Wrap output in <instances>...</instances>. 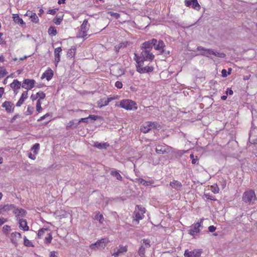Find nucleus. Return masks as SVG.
<instances>
[{
  "label": "nucleus",
  "instance_id": "nucleus-36",
  "mask_svg": "<svg viewBox=\"0 0 257 257\" xmlns=\"http://www.w3.org/2000/svg\"><path fill=\"white\" fill-rule=\"evenodd\" d=\"M40 148V145L38 143L35 144L31 149V151H33V154H37Z\"/></svg>",
  "mask_w": 257,
  "mask_h": 257
},
{
  "label": "nucleus",
  "instance_id": "nucleus-32",
  "mask_svg": "<svg viewBox=\"0 0 257 257\" xmlns=\"http://www.w3.org/2000/svg\"><path fill=\"white\" fill-rule=\"evenodd\" d=\"M48 32L50 35L52 36H55L57 34V31L56 29L53 26H51L49 27Z\"/></svg>",
  "mask_w": 257,
  "mask_h": 257
},
{
  "label": "nucleus",
  "instance_id": "nucleus-17",
  "mask_svg": "<svg viewBox=\"0 0 257 257\" xmlns=\"http://www.w3.org/2000/svg\"><path fill=\"white\" fill-rule=\"evenodd\" d=\"M81 31L83 35L81 36L82 38H85L86 36V32L89 29V25L88 23V20L85 19L84 20L83 23L81 25Z\"/></svg>",
  "mask_w": 257,
  "mask_h": 257
},
{
  "label": "nucleus",
  "instance_id": "nucleus-56",
  "mask_svg": "<svg viewBox=\"0 0 257 257\" xmlns=\"http://www.w3.org/2000/svg\"><path fill=\"white\" fill-rule=\"evenodd\" d=\"M88 118H89V119H91V120H96L98 118H99V116H98L97 115H89L88 116Z\"/></svg>",
  "mask_w": 257,
  "mask_h": 257
},
{
  "label": "nucleus",
  "instance_id": "nucleus-5",
  "mask_svg": "<svg viewBox=\"0 0 257 257\" xmlns=\"http://www.w3.org/2000/svg\"><path fill=\"white\" fill-rule=\"evenodd\" d=\"M160 126V125L157 122L148 121L146 122V125L141 127V132L146 134L153 128H157Z\"/></svg>",
  "mask_w": 257,
  "mask_h": 257
},
{
  "label": "nucleus",
  "instance_id": "nucleus-31",
  "mask_svg": "<svg viewBox=\"0 0 257 257\" xmlns=\"http://www.w3.org/2000/svg\"><path fill=\"white\" fill-rule=\"evenodd\" d=\"M144 213L142 212H140L139 211H137V209H136L135 211H134V214L135 215L136 220L137 221L138 220L141 219L144 217Z\"/></svg>",
  "mask_w": 257,
  "mask_h": 257
},
{
  "label": "nucleus",
  "instance_id": "nucleus-40",
  "mask_svg": "<svg viewBox=\"0 0 257 257\" xmlns=\"http://www.w3.org/2000/svg\"><path fill=\"white\" fill-rule=\"evenodd\" d=\"M117 251L120 254L123 253L127 251V247L126 246H119V248L117 249Z\"/></svg>",
  "mask_w": 257,
  "mask_h": 257
},
{
  "label": "nucleus",
  "instance_id": "nucleus-60",
  "mask_svg": "<svg viewBox=\"0 0 257 257\" xmlns=\"http://www.w3.org/2000/svg\"><path fill=\"white\" fill-rule=\"evenodd\" d=\"M233 93V91L231 90V88H227L226 90V95L229 94V95H232ZM227 98V96H226V99Z\"/></svg>",
  "mask_w": 257,
  "mask_h": 257
},
{
  "label": "nucleus",
  "instance_id": "nucleus-27",
  "mask_svg": "<svg viewBox=\"0 0 257 257\" xmlns=\"http://www.w3.org/2000/svg\"><path fill=\"white\" fill-rule=\"evenodd\" d=\"M13 19L14 21L18 24L23 25H25V23L24 22L23 20L20 18L18 14H13Z\"/></svg>",
  "mask_w": 257,
  "mask_h": 257
},
{
  "label": "nucleus",
  "instance_id": "nucleus-48",
  "mask_svg": "<svg viewBox=\"0 0 257 257\" xmlns=\"http://www.w3.org/2000/svg\"><path fill=\"white\" fill-rule=\"evenodd\" d=\"M8 74L6 69L3 67H0V75H3V77Z\"/></svg>",
  "mask_w": 257,
  "mask_h": 257
},
{
  "label": "nucleus",
  "instance_id": "nucleus-50",
  "mask_svg": "<svg viewBox=\"0 0 257 257\" xmlns=\"http://www.w3.org/2000/svg\"><path fill=\"white\" fill-rule=\"evenodd\" d=\"M34 108L31 106H28L26 111V115H30L33 112Z\"/></svg>",
  "mask_w": 257,
  "mask_h": 257
},
{
  "label": "nucleus",
  "instance_id": "nucleus-51",
  "mask_svg": "<svg viewBox=\"0 0 257 257\" xmlns=\"http://www.w3.org/2000/svg\"><path fill=\"white\" fill-rule=\"evenodd\" d=\"M48 228H41L40 229L38 233V237L40 238L41 236L42 235L43 233L45 231L48 230Z\"/></svg>",
  "mask_w": 257,
  "mask_h": 257
},
{
  "label": "nucleus",
  "instance_id": "nucleus-34",
  "mask_svg": "<svg viewBox=\"0 0 257 257\" xmlns=\"http://www.w3.org/2000/svg\"><path fill=\"white\" fill-rule=\"evenodd\" d=\"M94 146L97 148L101 149L103 148H106L108 145L106 143H100L98 142H96L94 145Z\"/></svg>",
  "mask_w": 257,
  "mask_h": 257
},
{
  "label": "nucleus",
  "instance_id": "nucleus-2",
  "mask_svg": "<svg viewBox=\"0 0 257 257\" xmlns=\"http://www.w3.org/2000/svg\"><path fill=\"white\" fill-rule=\"evenodd\" d=\"M256 198L254 192L252 190L246 191L242 195V200L249 204L254 203Z\"/></svg>",
  "mask_w": 257,
  "mask_h": 257
},
{
  "label": "nucleus",
  "instance_id": "nucleus-49",
  "mask_svg": "<svg viewBox=\"0 0 257 257\" xmlns=\"http://www.w3.org/2000/svg\"><path fill=\"white\" fill-rule=\"evenodd\" d=\"M62 21V18H55L54 19H53V22L54 23L57 25H59L61 24V22Z\"/></svg>",
  "mask_w": 257,
  "mask_h": 257
},
{
  "label": "nucleus",
  "instance_id": "nucleus-22",
  "mask_svg": "<svg viewBox=\"0 0 257 257\" xmlns=\"http://www.w3.org/2000/svg\"><path fill=\"white\" fill-rule=\"evenodd\" d=\"M154 46L155 50L160 51L161 52L164 50L165 45L162 40H160L159 41L157 40V43Z\"/></svg>",
  "mask_w": 257,
  "mask_h": 257
},
{
  "label": "nucleus",
  "instance_id": "nucleus-14",
  "mask_svg": "<svg viewBox=\"0 0 257 257\" xmlns=\"http://www.w3.org/2000/svg\"><path fill=\"white\" fill-rule=\"evenodd\" d=\"M210 55H214L218 57H224L225 54L224 53H220L217 51H215L211 49L205 48V56L209 57Z\"/></svg>",
  "mask_w": 257,
  "mask_h": 257
},
{
  "label": "nucleus",
  "instance_id": "nucleus-43",
  "mask_svg": "<svg viewBox=\"0 0 257 257\" xmlns=\"http://www.w3.org/2000/svg\"><path fill=\"white\" fill-rule=\"evenodd\" d=\"M11 226H4L3 231L6 235H8L9 231L11 230Z\"/></svg>",
  "mask_w": 257,
  "mask_h": 257
},
{
  "label": "nucleus",
  "instance_id": "nucleus-19",
  "mask_svg": "<svg viewBox=\"0 0 257 257\" xmlns=\"http://www.w3.org/2000/svg\"><path fill=\"white\" fill-rule=\"evenodd\" d=\"M54 75L53 71L49 68L42 75L41 79L46 78L48 81L50 80Z\"/></svg>",
  "mask_w": 257,
  "mask_h": 257
},
{
  "label": "nucleus",
  "instance_id": "nucleus-42",
  "mask_svg": "<svg viewBox=\"0 0 257 257\" xmlns=\"http://www.w3.org/2000/svg\"><path fill=\"white\" fill-rule=\"evenodd\" d=\"M52 239V236L50 233H49V236L45 238V243L47 244H49L51 243Z\"/></svg>",
  "mask_w": 257,
  "mask_h": 257
},
{
  "label": "nucleus",
  "instance_id": "nucleus-38",
  "mask_svg": "<svg viewBox=\"0 0 257 257\" xmlns=\"http://www.w3.org/2000/svg\"><path fill=\"white\" fill-rule=\"evenodd\" d=\"M30 18L31 19V21L35 23H37L39 20L36 13L32 14L31 16H30Z\"/></svg>",
  "mask_w": 257,
  "mask_h": 257
},
{
  "label": "nucleus",
  "instance_id": "nucleus-55",
  "mask_svg": "<svg viewBox=\"0 0 257 257\" xmlns=\"http://www.w3.org/2000/svg\"><path fill=\"white\" fill-rule=\"evenodd\" d=\"M115 86L117 88L120 89L122 87V84L120 81H117L115 83Z\"/></svg>",
  "mask_w": 257,
  "mask_h": 257
},
{
  "label": "nucleus",
  "instance_id": "nucleus-62",
  "mask_svg": "<svg viewBox=\"0 0 257 257\" xmlns=\"http://www.w3.org/2000/svg\"><path fill=\"white\" fill-rule=\"evenodd\" d=\"M19 227L24 231H28L30 229L29 226H19Z\"/></svg>",
  "mask_w": 257,
  "mask_h": 257
},
{
  "label": "nucleus",
  "instance_id": "nucleus-39",
  "mask_svg": "<svg viewBox=\"0 0 257 257\" xmlns=\"http://www.w3.org/2000/svg\"><path fill=\"white\" fill-rule=\"evenodd\" d=\"M36 109L38 112H40L42 110L41 107V102L40 99L38 100L36 103Z\"/></svg>",
  "mask_w": 257,
  "mask_h": 257
},
{
  "label": "nucleus",
  "instance_id": "nucleus-53",
  "mask_svg": "<svg viewBox=\"0 0 257 257\" xmlns=\"http://www.w3.org/2000/svg\"><path fill=\"white\" fill-rule=\"evenodd\" d=\"M160 54H163L165 57H168L170 55V52L169 51H166L164 49L160 52Z\"/></svg>",
  "mask_w": 257,
  "mask_h": 257
},
{
  "label": "nucleus",
  "instance_id": "nucleus-47",
  "mask_svg": "<svg viewBox=\"0 0 257 257\" xmlns=\"http://www.w3.org/2000/svg\"><path fill=\"white\" fill-rule=\"evenodd\" d=\"M197 51H201L202 52L200 53V55H203V56H205V48L202 47V46H198L197 48Z\"/></svg>",
  "mask_w": 257,
  "mask_h": 257
},
{
  "label": "nucleus",
  "instance_id": "nucleus-24",
  "mask_svg": "<svg viewBox=\"0 0 257 257\" xmlns=\"http://www.w3.org/2000/svg\"><path fill=\"white\" fill-rule=\"evenodd\" d=\"M194 227L192 229L189 230V233L193 236H195L200 232V227H203V226H194Z\"/></svg>",
  "mask_w": 257,
  "mask_h": 257
},
{
  "label": "nucleus",
  "instance_id": "nucleus-63",
  "mask_svg": "<svg viewBox=\"0 0 257 257\" xmlns=\"http://www.w3.org/2000/svg\"><path fill=\"white\" fill-rule=\"evenodd\" d=\"M205 197L207 199L211 200H214V198L212 196H211L209 194H204Z\"/></svg>",
  "mask_w": 257,
  "mask_h": 257
},
{
  "label": "nucleus",
  "instance_id": "nucleus-57",
  "mask_svg": "<svg viewBox=\"0 0 257 257\" xmlns=\"http://www.w3.org/2000/svg\"><path fill=\"white\" fill-rule=\"evenodd\" d=\"M62 51L61 47H58L55 49L54 54L55 56H57V54H59L60 52Z\"/></svg>",
  "mask_w": 257,
  "mask_h": 257
},
{
  "label": "nucleus",
  "instance_id": "nucleus-15",
  "mask_svg": "<svg viewBox=\"0 0 257 257\" xmlns=\"http://www.w3.org/2000/svg\"><path fill=\"white\" fill-rule=\"evenodd\" d=\"M2 106L5 108L8 113L13 112L14 110V104L10 101H6L3 104Z\"/></svg>",
  "mask_w": 257,
  "mask_h": 257
},
{
  "label": "nucleus",
  "instance_id": "nucleus-45",
  "mask_svg": "<svg viewBox=\"0 0 257 257\" xmlns=\"http://www.w3.org/2000/svg\"><path fill=\"white\" fill-rule=\"evenodd\" d=\"M78 121V120H72V121H69L68 125H67V128L68 129V127L74 128V126L75 125V124L76 123V122Z\"/></svg>",
  "mask_w": 257,
  "mask_h": 257
},
{
  "label": "nucleus",
  "instance_id": "nucleus-23",
  "mask_svg": "<svg viewBox=\"0 0 257 257\" xmlns=\"http://www.w3.org/2000/svg\"><path fill=\"white\" fill-rule=\"evenodd\" d=\"M170 186L176 190H179L182 187L181 182L177 180H174L170 183Z\"/></svg>",
  "mask_w": 257,
  "mask_h": 257
},
{
  "label": "nucleus",
  "instance_id": "nucleus-7",
  "mask_svg": "<svg viewBox=\"0 0 257 257\" xmlns=\"http://www.w3.org/2000/svg\"><path fill=\"white\" fill-rule=\"evenodd\" d=\"M118 96L109 97L108 98L104 97L100 99L97 101V105L99 108H101L103 106H106L108 104L109 102L111 101L117 99Z\"/></svg>",
  "mask_w": 257,
  "mask_h": 257
},
{
  "label": "nucleus",
  "instance_id": "nucleus-41",
  "mask_svg": "<svg viewBox=\"0 0 257 257\" xmlns=\"http://www.w3.org/2000/svg\"><path fill=\"white\" fill-rule=\"evenodd\" d=\"M160 226H161V228L162 230H164V231L165 232H167V233H170L173 231V229L169 228V227H166V226H164L163 225H161Z\"/></svg>",
  "mask_w": 257,
  "mask_h": 257
},
{
  "label": "nucleus",
  "instance_id": "nucleus-37",
  "mask_svg": "<svg viewBox=\"0 0 257 257\" xmlns=\"http://www.w3.org/2000/svg\"><path fill=\"white\" fill-rule=\"evenodd\" d=\"M88 119H89L88 117H85V118H82L80 119L78 121H77L76 122V123L75 124V125L74 126V127L76 128L78 126L79 123L80 122H85V123H88Z\"/></svg>",
  "mask_w": 257,
  "mask_h": 257
},
{
  "label": "nucleus",
  "instance_id": "nucleus-20",
  "mask_svg": "<svg viewBox=\"0 0 257 257\" xmlns=\"http://www.w3.org/2000/svg\"><path fill=\"white\" fill-rule=\"evenodd\" d=\"M131 43L128 41H125L123 42L120 43L118 45L115 46L114 50L116 53L119 52L120 48H124L127 47L128 46L131 45Z\"/></svg>",
  "mask_w": 257,
  "mask_h": 257
},
{
  "label": "nucleus",
  "instance_id": "nucleus-1",
  "mask_svg": "<svg viewBox=\"0 0 257 257\" xmlns=\"http://www.w3.org/2000/svg\"><path fill=\"white\" fill-rule=\"evenodd\" d=\"M141 49L142 52L140 56L136 53L134 54V60L137 64L141 65L142 64H144L145 61H152L154 59L155 56L151 52V51L144 49Z\"/></svg>",
  "mask_w": 257,
  "mask_h": 257
},
{
  "label": "nucleus",
  "instance_id": "nucleus-11",
  "mask_svg": "<svg viewBox=\"0 0 257 257\" xmlns=\"http://www.w3.org/2000/svg\"><path fill=\"white\" fill-rule=\"evenodd\" d=\"M185 4L187 7H192L193 9L199 11L200 9V6L197 0H185Z\"/></svg>",
  "mask_w": 257,
  "mask_h": 257
},
{
  "label": "nucleus",
  "instance_id": "nucleus-54",
  "mask_svg": "<svg viewBox=\"0 0 257 257\" xmlns=\"http://www.w3.org/2000/svg\"><path fill=\"white\" fill-rule=\"evenodd\" d=\"M99 240H101L102 245L103 244L104 248L105 247L106 243H107L108 242V239L107 238H102V239H100Z\"/></svg>",
  "mask_w": 257,
  "mask_h": 257
},
{
  "label": "nucleus",
  "instance_id": "nucleus-21",
  "mask_svg": "<svg viewBox=\"0 0 257 257\" xmlns=\"http://www.w3.org/2000/svg\"><path fill=\"white\" fill-rule=\"evenodd\" d=\"M28 98V91H24L22 94V95L16 103V106L19 107L24 103L25 100Z\"/></svg>",
  "mask_w": 257,
  "mask_h": 257
},
{
  "label": "nucleus",
  "instance_id": "nucleus-18",
  "mask_svg": "<svg viewBox=\"0 0 257 257\" xmlns=\"http://www.w3.org/2000/svg\"><path fill=\"white\" fill-rule=\"evenodd\" d=\"M21 237L20 233L18 232H13L11 235V242L14 244L15 246H17L18 245V238L20 239Z\"/></svg>",
  "mask_w": 257,
  "mask_h": 257
},
{
  "label": "nucleus",
  "instance_id": "nucleus-16",
  "mask_svg": "<svg viewBox=\"0 0 257 257\" xmlns=\"http://www.w3.org/2000/svg\"><path fill=\"white\" fill-rule=\"evenodd\" d=\"M15 208V206L13 204L0 205V214L4 215L5 213Z\"/></svg>",
  "mask_w": 257,
  "mask_h": 257
},
{
  "label": "nucleus",
  "instance_id": "nucleus-3",
  "mask_svg": "<svg viewBox=\"0 0 257 257\" xmlns=\"http://www.w3.org/2000/svg\"><path fill=\"white\" fill-rule=\"evenodd\" d=\"M14 213L16 215L17 220L19 221V225H27V222L25 219L23 218L25 216L27 212L25 210L22 208H14Z\"/></svg>",
  "mask_w": 257,
  "mask_h": 257
},
{
  "label": "nucleus",
  "instance_id": "nucleus-30",
  "mask_svg": "<svg viewBox=\"0 0 257 257\" xmlns=\"http://www.w3.org/2000/svg\"><path fill=\"white\" fill-rule=\"evenodd\" d=\"M94 218L95 220L99 221V223L102 224L103 223V217L102 214H100L99 212H96Z\"/></svg>",
  "mask_w": 257,
  "mask_h": 257
},
{
  "label": "nucleus",
  "instance_id": "nucleus-26",
  "mask_svg": "<svg viewBox=\"0 0 257 257\" xmlns=\"http://www.w3.org/2000/svg\"><path fill=\"white\" fill-rule=\"evenodd\" d=\"M100 247L104 248V245L103 244L102 245L101 240H97L96 242L91 244L90 245V248L92 249H96Z\"/></svg>",
  "mask_w": 257,
  "mask_h": 257
},
{
  "label": "nucleus",
  "instance_id": "nucleus-13",
  "mask_svg": "<svg viewBox=\"0 0 257 257\" xmlns=\"http://www.w3.org/2000/svg\"><path fill=\"white\" fill-rule=\"evenodd\" d=\"M170 151V148L167 145H158L156 148V152L158 154L168 153Z\"/></svg>",
  "mask_w": 257,
  "mask_h": 257
},
{
  "label": "nucleus",
  "instance_id": "nucleus-35",
  "mask_svg": "<svg viewBox=\"0 0 257 257\" xmlns=\"http://www.w3.org/2000/svg\"><path fill=\"white\" fill-rule=\"evenodd\" d=\"M24 244L26 246L28 247H34V245L33 244V243L27 238L26 236H24Z\"/></svg>",
  "mask_w": 257,
  "mask_h": 257
},
{
  "label": "nucleus",
  "instance_id": "nucleus-44",
  "mask_svg": "<svg viewBox=\"0 0 257 257\" xmlns=\"http://www.w3.org/2000/svg\"><path fill=\"white\" fill-rule=\"evenodd\" d=\"M136 209H137V211L145 213L146 209L142 205H137Z\"/></svg>",
  "mask_w": 257,
  "mask_h": 257
},
{
  "label": "nucleus",
  "instance_id": "nucleus-8",
  "mask_svg": "<svg viewBox=\"0 0 257 257\" xmlns=\"http://www.w3.org/2000/svg\"><path fill=\"white\" fill-rule=\"evenodd\" d=\"M157 43V40L156 39H152L151 40L146 41L142 44L141 49H144L151 51L154 45Z\"/></svg>",
  "mask_w": 257,
  "mask_h": 257
},
{
  "label": "nucleus",
  "instance_id": "nucleus-25",
  "mask_svg": "<svg viewBox=\"0 0 257 257\" xmlns=\"http://www.w3.org/2000/svg\"><path fill=\"white\" fill-rule=\"evenodd\" d=\"M21 85V82L19 81L17 79L14 80L13 82L10 84L11 87L14 90L15 92V89H18L20 88Z\"/></svg>",
  "mask_w": 257,
  "mask_h": 257
},
{
  "label": "nucleus",
  "instance_id": "nucleus-58",
  "mask_svg": "<svg viewBox=\"0 0 257 257\" xmlns=\"http://www.w3.org/2000/svg\"><path fill=\"white\" fill-rule=\"evenodd\" d=\"M58 252L55 251H51L50 253L49 257H58Z\"/></svg>",
  "mask_w": 257,
  "mask_h": 257
},
{
  "label": "nucleus",
  "instance_id": "nucleus-64",
  "mask_svg": "<svg viewBox=\"0 0 257 257\" xmlns=\"http://www.w3.org/2000/svg\"><path fill=\"white\" fill-rule=\"evenodd\" d=\"M209 231L213 232L216 230L215 226H209L208 227Z\"/></svg>",
  "mask_w": 257,
  "mask_h": 257
},
{
  "label": "nucleus",
  "instance_id": "nucleus-46",
  "mask_svg": "<svg viewBox=\"0 0 257 257\" xmlns=\"http://www.w3.org/2000/svg\"><path fill=\"white\" fill-rule=\"evenodd\" d=\"M37 95L38 96V97H39V99H43L45 97L46 95L45 93H44L42 91H39L38 93H37Z\"/></svg>",
  "mask_w": 257,
  "mask_h": 257
},
{
  "label": "nucleus",
  "instance_id": "nucleus-29",
  "mask_svg": "<svg viewBox=\"0 0 257 257\" xmlns=\"http://www.w3.org/2000/svg\"><path fill=\"white\" fill-rule=\"evenodd\" d=\"M76 53V48L75 47H72L67 52V58H72L74 57Z\"/></svg>",
  "mask_w": 257,
  "mask_h": 257
},
{
  "label": "nucleus",
  "instance_id": "nucleus-10",
  "mask_svg": "<svg viewBox=\"0 0 257 257\" xmlns=\"http://www.w3.org/2000/svg\"><path fill=\"white\" fill-rule=\"evenodd\" d=\"M144 64H142L141 65H140L139 64H137V71L140 73H149L151 72L154 70V67L153 66H146L143 67Z\"/></svg>",
  "mask_w": 257,
  "mask_h": 257
},
{
  "label": "nucleus",
  "instance_id": "nucleus-12",
  "mask_svg": "<svg viewBox=\"0 0 257 257\" xmlns=\"http://www.w3.org/2000/svg\"><path fill=\"white\" fill-rule=\"evenodd\" d=\"M35 82L34 79H25L23 81L22 87L26 89H31L35 86Z\"/></svg>",
  "mask_w": 257,
  "mask_h": 257
},
{
  "label": "nucleus",
  "instance_id": "nucleus-28",
  "mask_svg": "<svg viewBox=\"0 0 257 257\" xmlns=\"http://www.w3.org/2000/svg\"><path fill=\"white\" fill-rule=\"evenodd\" d=\"M254 132V130H252L250 131L249 134V141L252 144H257V138H254L253 136V133Z\"/></svg>",
  "mask_w": 257,
  "mask_h": 257
},
{
  "label": "nucleus",
  "instance_id": "nucleus-59",
  "mask_svg": "<svg viewBox=\"0 0 257 257\" xmlns=\"http://www.w3.org/2000/svg\"><path fill=\"white\" fill-rule=\"evenodd\" d=\"M50 114L49 113H46V114L44 115L43 116H41L39 119H38V121H41L45 119L47 116H49Z\"/></svg>",
  "mask_w": 257,
  "mask_h": 257
},
{
  "label": "nucleus",
  "instance_id": "nucleus-9",
  "mask_svg": "<svg viewBox=\"0 0 257 257\" xmlns=\"http://www.w3.org/2000/svg\"><path fill=\"white\" fill-rule=\"evenodd\" d=\"M202 252L201 249H194L191 251L186 250L184 252L185 257H200Z\"/></svg>",
  "mask_w": 257,
  "mask_h": 257
},
{
  "label": "nucleus",
  "instance_id": "nucleus-4",
  "mask_svg": "<svg viewBox=\"0 0 257 257\" xmlns=\"http://www.w3.org/2000/svg\"><path fill=\"white\" fill-rule=\"evenodd\" d=\"M120 106L126 110L137 109V106L136 103L130 99H124L120 102Z\"/></svg>",
  "mask_w": 257,
  "mask_h": 257
},
{
  "label": "nucleus",
  "instance_id": "nucleus-6",
  "mask_svg": "<svg viewBox=\"0 0 257 257\" xmlns=\"http://www.w3.org/2000/svg\"><path fill=\"white\" fill-rule=\"evenodd\" d=\"M143 242V244L140 247L138 250V254L141 257H145V249L149 248L151 246V241L149 239H143L141 242Z\"/></svg>",
  "mask_w": 257,
  "mask_h": 257
},
{
  "label": "nucleus",
  "instance_id": "nucleus-33",
  "mask_svg": "<svg viewBox=\"0 0 257 257\" xmlns=\"http://www.w3.org/2000/svg\"><path fill=\"white\" fill-rule=\"evenodd\" d=\"M110 174L116 177V178L118 180H121L122 179V177L120 175V174L116 170H112L111 172H110Z\"/></svg>",
  "mask_w": 257,
  "mask_h": 257
},
{
  "label": "nucleus",
  "instance_id": "nucleus-52",
  "mask_svg": "<svg viewBox=\"0 0 257 257\" xmlns=\"http://www.w3.org/2000/svg\"><path fill=\"white\" fill-rule=\"evenodd\" d=\"M108 13L110 14V15L111 16H113L114 18H115L116 19H118V18L120 17V15L118 13H114L112 12H109Z\"/></svg>",
  "mask_w": 257,
  "mask_h": 257
},
{
  "label": "nucleus",
  "instance_id": "nucleus-61",
  "mask_svg": "<svg viewBox=\"0 0 257 257\" xmlns=\"http://www.w3.org/2000/svg\"><path fill=\"white\" fill-rule=\"evenodd\" d=\"M139 182L140 183L143 185H145V186H146V185H148V182H147L145 180L143 179H140L139 180Z\"/></svg>",
  "mask_w": 257,
  "mask_h": 257
}]
</instances>
